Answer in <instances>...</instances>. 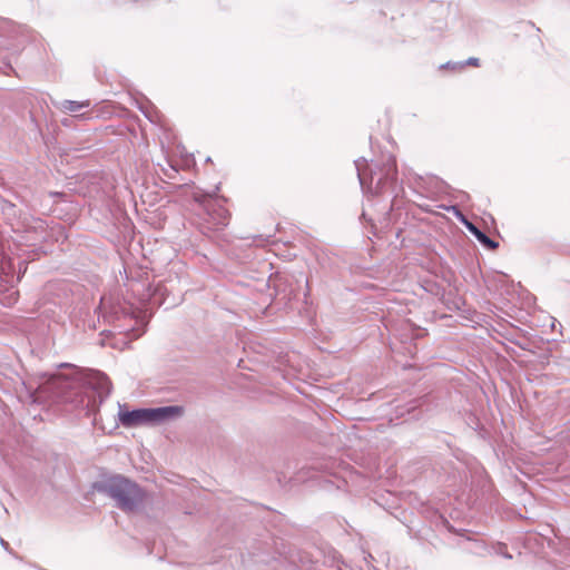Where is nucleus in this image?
Returning <instances> with one entry per match:
<instances>
[{"label":"nucleus","mask_w":570,"mask_h":570,"mask_svg":"<svg viewBox=\"0 0 570 570\" xmlns=\"http://www.w3.org/2000/svg\"><path fill=\"white\" fill-rule=\"evenodd\" d=\"M218 186L213 191L197 189L193 193V199L204 208L215 228L222 229L228 225L230 213L224 207L226 198L218 196Z\"/></svg>","instance_id":"0eeeda50"},{"label":"nucleus","mask_w":570,"mask_h":570,"mask_svg":"<svg viewBox=\"0 0 570 570\" xmlns=\"http://www.w3.org/2000/svg\"><path fill=\"white\" fill-rule=\"evenodd\" d=\"M90 105H91L90 100L76 101V100L65 99V100L58 102L56 106L62 112L75 114L76 118L86 120V119L92 118L90 112H88V111H85L81 114H77V112L81 111L82 109H88L90 107Z\"/></svg>","instance_id":"f8f14e48"},{"label":"nucleus","mask_w":570,"mask_h":570,"mask_svg":"<svg viewBox=\"0 0 570 570\" xmlns=\"http://www.w3.org/2000/svg\"><path fill=\"white\" fill-rule=\"evenodd\" d=\"M456 217L464 224L466 229L478 239V242L487 249L494 250L499 247V243L492 239L487 233L482 232L476 225L465 218V216L455 207L452 206Z\"/></svg>","instance_id":"9b49d317"},{"label":"nucleus","mask_w":570,"mask_h":570,"mask_svg":"<svg viewBox=\"0 0 570 570\" xmlns=\"http://www.w3.org/2000/svg\"><path fill=\"white\" fill-rule=\"evenodd\" d=\"M91 489L114 500L115 507L125 513L137 512L147 499V491L140 484L121 474L104 476Z\"/></svg>","instance_id":"7ed1b4c3"},{"label":"nucleus","mask_w":570,"mask_h":570,"mask_svg":"<svg viewBox=\"0 0 570 570\" xmlns=\"http://www.w3.org/2000/svg\"><path fill=\"white\" fill-rule=\"evenodd\" d=\"M60 366L67 367L69 372L50 376L49 396L53 402L65 404L67 411L92 417V424L98 425L101 420L99 407L111 393V381L98 370H81L67 363Z\"/></svg>","instance_id":"f257e3e1"},{"label":"nucleus","mask_w":570,"mask_h":570,"mask_svg":"<svg viewBox=\"0 0 570 570\" xmlns=\"http://www.w3.org/2000/svg\"><path fill=\"white\" fill-rule=\"evenodd\" d=\"M442 522L445 524L446 529L450 531V532H453L458 535H465L469 531L465 530V529H461V530H456L453 525L450 524V522L445 519H442Z\"/></svg>","instance_id":"2eb2a0df"},{"label":"nucleus","mask_w":570,"mask_h":570,"mask_svg":"<svg viewBox=\"0 0 570 570\" xmlns=\"http://www.w3.org/2000/svg\"><path fill=\"white\" fill-rule=\"evenodd\" d=\"M442 68L460 69V62L448 61L445 65L442 66Z\"/></svg>","instance_id":"a211bd4d"},{"label":"nucleus","mask_w":570,"mask_h":570,"mask_svg":"<svg viewBox=\"0 0 570 570\" xmlns=\"http://www.w3.org/2000/svg\"><path fill=\"white\" fill-rule=\"evenodd\" d=\"M21 229L26 234L22 239L30 242L33 245L46 240L48 237L47 226L43 220L35 217H24L21 220Z\"/></svg>","instance_id":"1a4fd4ad"},{"label":"nucleus","mask_w":570,"mask_h":570,"mask_svg":"<svg viewBox=\"0 0 570 570\" xmlns=\"http://www.w3.org/2000/svg\"><path fill=\"white\" fill-rule=\"evenodd\" d=\"M68 121H69V119L66 118L61 122H62L63 126H68Z\"/></svg>","instance_id":"aec40b11"},{"label":"nucleus","mask_w":570,"mask_h":570,"mask_svg":"<svg viewBox=\"0 0 570 570\" xmlns=\"http://www.w3.org/2000/svg\"><path fill=\"white\" fill-rule=\"evenodd\" d=\"M98 309L115 331L126 334L130 340L140 337L146 331L147 322L141 312L126 301H106L102 297Z\"/></svg>","instance_id":"20e7f679"},{"label":"nucleus","mask_w":570,"mask_h":570,"mask_svg":"<svg viewBox=\"0 0 570 570\" xmlns=\"http://www.w3.org/2000/svg\"><path fill=\"white\" fill-rule=\"evenodd\" d=\"M298 561L306 570H325L323 566L318 563L317 556L311 552L304 551L299 553Z\"/></svg>","instance_id":"ddd939ff"},{"label":"nucleus","mask_w":570,"mask_h":570,"mask_svg":"<svg viewBox=\"0 0 570 570\" xmlns=\"http://www.w3.org/2000/svg\"><path fill=\"white\" fill-rule=\"evenodd\" d=\"M0 544L1 547L8 551L10 554L14 556L16 558H18V556L12 551V549L10 548L9 543L0 537Z\"/></svg>","instance_id":"f3484780"},{"label":"nucleus","mask_w":570,"mask_h":570,"mask_svg":"<svg viewBox=\"0 0 570 570\" xmlns=\"http://www.w3.org/2000/svg\"><path fill=\"white\" fill-rule=\"evenodd\" d=\"M27 26L17 24L12 20L0 18V70L4 75L13 71L9 57L18 56L31 38Z\"/></svg>","instance_id":"39448f33"},{"label":"nucleus","mask_w":570,"mask_h":570,"mask_svg":"<svg viewBox=\"0 0 570 570\" xmlns=\"http://www.w3.org/2000/svg\"><path fill=\"white\" fill-rule=\"evenodd\" d=\"M240 556L247 570H263L262 567L269 566L277 560L274 540L268 534L248 540L245 543V552H242Z\"/></svg>","instance_id":"423d86ee"},{"label":"nucleus","mask_w":570,"mask_h":570,"mask_svg":"<svg viewBox=\"0 0 570 570\" xmlns=\"http://www.w3.org/2000/svg\"><path fill=\"white\" fill-rule=\"evenodd\" d=\"M184 411L181 405L149 407L150 426L176 420L184 414Z\"/></svg>","instance_id":"9d476101"},{"label":"nucleus","mask_w":570,"mask_h":570,"mask_svg":"<svg viewBox=\"0 0 570 570\" xmlns=\"http://www.w3.org/2000/svg\"><path fill=\"white\" fill-rule=\"evenodd\" d=\"M118 422L124 428L150 426L149 407L128 410L125 404L118 403Z\"/></svg>","instance_id":"6e6552de"},{"label":"nucleus","mask_w":570,"mask_h":570,"mask_svg":"<svg viewBox=\"0 0 570 570\" xmlns=\"http://www.w3.org/2000/svg\"><path fill=\"white\" fill-rule=\"evenodd\" d=\"M493 551L495 554H499V556H502L503 558L505 559H509L511 560L512 559V554L509 553L508 551V547L505 543H502V542H497L494 546H493Z\"/></svg>","instance_id":"4468645a"},{"label":"nucleus","mask_w":570,"mask_h":570,"mask_svg":"<svg viewBox=\"0 0 570 570\" xmlns=\"http://www.w3.org/2000/svg\"><path fill=\"white\" fill-rule=\"evenodd\" d=\"M362 218L366 219V214L365 213H362Z\"/></svg>","instance_id":"412c9836"},{"label":"nucleus","mask_w":570,"mask_h":570,"mask_svg":"<svg viewBox=\"0 0 570 570\" xmlns=\"http://www.w3.org/2000/svg\"><path fill=\"white\" fill-rule=\"evenodd\" d=\"M465 66L479 67L480 66V59L475 58V57H470L465 61L460 62V69L464 68Z\"/></svg>","instance_id":"dca6fc26"},{"label":"nucleus","mask_w":570,"mask_h":570,"mask_svg":"<svg viewBox=\"0 0 570 570\" xmlns=\"http://www.w3.org/2000/svg\"><path fill=\"white\" fill-rule=\"evenodd\" d=\"M140 109H141V111L144 112V115L146 116V118H148V119H150V120H151L150 115H149L145 109H142V108H140Z\"/></svg>","instance_id":"6ab92c4d"},{"label":"nucleus","mask_w":570,"mask_h":570,"mask_svg":"<svg viewBox=\"0 0 570 570\" xmlns=\"http://www.w3.org/2000/svg\"><path fill=\"white\" fill-rule=\"evenodd\" d=\"M361 188L366 194L392 195L390 210L396 205V199L403 193L399 183L396 158L392 154H382L380 159L370 165L365 158L354 160Z\"/></svg>","instance_id":"f03ea898"}]
</instances>
